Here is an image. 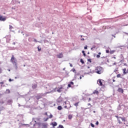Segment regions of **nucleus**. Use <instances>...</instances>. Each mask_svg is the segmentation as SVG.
I'll return each mask as SVG.
<instances>
[{
	"label": "nucleus",
	"instance_id": "f257e3e1",
	"mask_svg": "<svg viewBox=\"0 0 128 128\" xmlns=\"http://www.w3.org/2000/svg\"><path fill=\"white\" fill-rule=\"evenodd\" d=\"M91 74H94V72H96V74H102V72H104V68H102V66H97L96 67L94 70H90V72Z\"/></svg>",
	"mask_w": 128,
	"mask_h": 128
},
{
	"label": "nucleus",
	"instance_id": "f03ea898",
	"mask_svg": "<svg viewBox=\"0 0 128 128\" xmlns=\"http://www.w3.org/2000/svg\"><path fill=\"white\" fill-rule=\"evenodd\" d=\"M10 62L12 64L16 70H18V60H16V58H14V55H12L11 58Z\"/></svg>",
	"mask_w": 128,
	"mask_h": 128
},
{
	"label": "nucleus",
	"instance_id": "7ed1b4c3",
	"mask_svg": "<svg viewBox=\"0 0 128 128\" xmlns=\"http://www.w3.org/2000/svg\"><path fill=\"white\" fill-rule=\"evenodd\" d=\"M56 92V88H55L54 89L51 90V92H48L46 93H45L44 94H43L42 95H38L36 96V99L40 100V98H42V96H44L46 95V94H50V92Z\"/></svg>",
	"mask_w": 128,
	"mask_h": 128
},
{
	"label": "nucleus",
	"instance_id": "20e7f679",
	"mask_svg": "<svg viewBox=\"0 0 128 128\" xmlns=\"http://www.w3.org/2000/svg\"><path fill=\"white\" fill-rule=\"evenodd\" d=\"M56 56L58 58H64V54L62 53H59L56 55Z\"/></svg>",
	"mask_w": 128,
	"mask_h": 128
},
{
	"label": "nucleus",
	"instance_id": "39448f33",
	"mask_svg": "<svg viewBox=\"0 0 128 128\" xmlns=\"http://www.w3.org/2000/svg\"><path fill=\"white\" fill-rule=\"evenodd\" d=\"M6 16H0V20L2 22H5V20H6Z\"/></svg>",
	"mask_w": 128,
	"mask_h": 128
},
{
	"label": "nucleus",
	"instance_id": "423d86ee",
	"mask_svg": "<svg viewBox=\"0 0 128 128\" xmlns=\"http://www.w3.org/2000/svg\"><path fill=\"white\" fill-rule=\"evenodd\" d=\"M6 38V42H10V36H7Z\"/></svg>",
	"mask_w": 128,
	"mask_h": 128
},
{
	"label": "nucleus",
	"instance_id": "0eeeda50",
	"mask_svg": "<svg viewBox=\"0 0 128 128\" xmlns=\"http://www.w3.org/2000/svg\"><path fill=\"white\" fill-rule=\"evenodd\" d=\"M97 83H98V84L99 86H102V80H98V82H97Z\"/></svg>",
	"mask_w": 128,
	"mask_h": 128
},
{
	"label": "nucleus",
	"instance_id": "6e6552de",
	"mask_svg": "<svg viewBox=\"0 0 128 128\" xmlns=\"http://www.w3.org/2000/svg\"><path fill=\"white\" fill-rule=\"evenodd\" d=\"M62 90H64V88L62 87H60V88H59L57 92H62Z\"/></svg>",
	"mask_w": 128,
	"mask_h": 128
},
{
	"label": "nucleus",
	"instance_id": "1a4fd4ad",
	"mask_svg": "<svg viewBox=\"0 0 128 128\" xmlns=\"http://www.w3.org/2000/svg\"><path fill=\"white\" fill-rule=\"evenodd\" d=\"M47 126H48V124H46V123L42 124V128H46Z\"/></svg>",
	"mask_w": 128,
	"mask_h": 128
},
{
	"label": "nucleus",
	"instance_id": "9d476101",
	"mask_svg": "<svg viewBox=\"0 0 128 128\" xmlns=\"http://www.w3.org/2000/svg\"><path fill=\"white\" fill-rule=\"evenodd\" d=\"M52 124L53 128H54V126H58V123H56V122H54L52 123Z\"/></svg>",
	"mask_w": 128,
	"mask_h": 128
},
{
	"label": "nucleus",
	"instance_id": "9b49d317",
	"mask_svg": "<svg viewBox=\"0 0 128 128\" xmlns=\"http://www.w3.org/2000/svg\"><path fill=\"white\" fill-rule=\"evenodd\" d=\"M80 72H78L76 73V72H75V74H74V78H78V76H80Z\"/></svg>",
	"mask_w": 128,
	"mask_h": 128
},
{
	"label": "nucleus",
	"instance_id": "f8f14e48",
	"mask_svg": "<svg viewBox=\"0 0 128 128\" xmlns=\"http://www.w3.org/2000/svg\"><path fill=\"white\" fill-rule=\"evenodd\" d=\"M122 70L124 74H128V72H126V68H124L122 69Z\"/></svg>",
	"mask_w": 128,
	"mask_h": 128
},
{
	"label": "nucleus",
	"instance_id": "ddd939ff",
	"mask_svg": "<svg viewBox=\"0 0 128 128\" xmlns=\"http://www.w3.org/2000/svg\"><path fill=\"white\" fill-rule=\"evenodd\" d=\"M118 92H122V93L124 92V90H123L122 88H119L118 89Z\"/></svg>",
	"mask_w": 128,
	"mask_h": 128
},
{
	"label": "nucleus",
	"instance_id": "4468645a",
	"mask_svg": "<svg viewBox=\"0 0 128 128\" xmlns=\"http://www.w3.org/2000/svg\"><path fill=\"white\" fill-rule=\"evenodd\" d=\"M94 94H98V91L97 90H94L93 92Z\"/></svg>",
	"mask_w": 128,
	"mask_h": 128
},
{
	"label": "nucleus",
	"instance_id": "2eb2a0df",
	"mask_svg": "<svg viewBox=\"0 0 128 128\" xmlns=\"http://www.w3.org/2000/svg\"><path fill=\"white\" fill-rule=\"evenodd\" d=\"M64 104H68L70 106V108H72V106H70V102L68 101H66L64 102Z\"/></svg>",
	"mask_w": 128,
	"mask_h": 128
},
{
	"label": "nucleus",
	"instance_id": "dca6fc26",
	"mask_svg": "<svg viewBox=\"0 0 128 128\" xmlns=\"http://www.w3.org/2000/svg\"><path fill=\"white\" fill-rule=\"evenodd\" d=\"M120 118H121V120H122L123 122H126V118L120 117Z\"/></svg>",
	"mask_w": 128,
	"mask_h": 128
},
{
	"label": "nucleus",
	"instance_id": "f3484780",
	"mask_svg": "<svg viewBox=\"0 0 128 128\" xmlns=\"http://www.w3.org/2000/svg\"><path fill=\"white\" fill-rule=\"evenodd\" d=\"M12 28H14V27L12 26L11 25H10V32H14V30H12Z\"/></svg>",
	"mask_w": 128,
	"mask_h": 128
},
{
	"label": "nucleus",
	"instance_id": "a211bd4d",
	"mask_svg": "<svg viewBox=\"0 0 128 128\" xmlns=\"http://www.w3.org/2000/svg\"><path fill=\"white\" fill-rule=\"evenodd\" d=\"M8 104H11L12 102V100H10L8 102Z\"/></svg>",
	"mask_w": 128,
	"mask_h": 128
},
{
	"label": "nucleus",
	"instance_id": "6ab92c4d",
	"mask_svg": "<svg viewBox=\"0 0 128 128\" xmlns=\"http://www.w3.org/2000/svg\"><path fill=\"white\" fill-rule=\"evenodd\" d=\"M12 4H16V0H12Z\"/></svg>",
	"mask_w": 128,
	"mask_h": 128
},
{
	"label": "nucleus",
	"instance_id": "aec40b11",
	"mask_svg": "<svg viewBox=\"0 0 128 128\" xmlns=\"http://www.w3.org/2000/svg\"><path fill=\"white\" fill-rule=\"evenodd\" d=\"M62 106H58V110H62Z\"/></svg>",
	"mask_w": 128,
	"mask_h": 128
},
{
	"label": "nucleus",
	"instance_id": "412c9836",
	"mask_svg": "<svg viewBox=\"0 0 128 128\" xmlns=\"http://www.w3.org/2000/svg\"><path fill=\"white\" fill-rule=\"evenodd\" d=\"M37 86H38V85H36V84H34V85H33V86H32V88H36Z\"/></svg>",
	"mask_w": 128,
	"mask_h": 128
},
{
	"label": "nucleus",
	"instance_id": "4be33fe9",
	"mask_svg": "<svg viewBox=\"0 0 128 128\" xmlns=\"http://www.w3.org/2000/svg\"><path fill=\"white\" fill-rule=\"evenodd\" d=\"M69 120H72V114L68 115Z\"/></svg>",
	"mask_w": 128,
	"mask_h": 128
},
{
	"label": "nucleus",
	"instance_id": "5701e85b",
	"mask_svg": "<svg viewBox=\"0 0 128 128\" xmlns=\"http://www.w3.org/2000/svg\"><path fill=\"white\" fill-rule=\"evenodd\" d=\"M48 118H44V122H48Z\"/></svg>",
	"mask_w": 128,
	"mask_h": 128
},
{
	"label": "nucleus",
	"instance_id": "b1692460",
	"mask_svg": "<svg viewBox=\"0 0 128 128\" xmlns=\"http://www.w3.org/2000/svg\"><path fill=\"white\" fill-rule=\"evenodd\" d=\"M78 104L79 102H76L74 104V106H78Z\"/></svg>",
	"mask_w": 128,
	"mask_h": 128
},
{
	"label": "nucleus",
	"instance_id": "393cba45",
	"mask_svg": "<svg viewBox=\"0 0 128 128\" xmlns=\"http://www.w3.org/2000/svg\"><path fill=\"white\" fill-rule=\"evenodd\" d=\"M72 72H74V74H76V69L74 68H72Z\"/></svg>",
	"mask_w": 128,
	"mask_h": 128
},
{
	"label": "nucleus",
	"instance_id": "a878e982",
	"mask_svg": "<svg viewBox=\"0 0 128 128\" xmlns=\"http://www.w3.org/2000/svg\"><path fill=\"white\" fill-rule=\"evenodd\" d=\"M10 90H6V94H10Z\"/></svg>",
	"mask_w": 128,
	"mask_h": 128
},
{
	"label": "nucleus",
	"instance_id": "bb28decb",
	"mask_svg": "<svg viewBox=\"0 0 128 128\" xmlns=\"http://www.w3.org/2000/svg\"><path fill=\"white\" fill-rule=\"evenodd\" d=\"M58 128H64L62 125H59Z\"/></svg>",
	"mask_w": 128,
	"mask_h": 128
},
{
	"label": "nucleus",
	"instance_id": "cd10ccee",
	"mask_svg": "<svg viewBox=\"0 0 128 128\" xmlns=\"http://www.w3.org/2000/svg\"><path fill=\"white\" fill-rule=\"evenodd\" d=\"M114 52V50H111L110 51V54H112Z\"/></svg>",
	"mask_w": 128,
	"mask_h": 128
},
{
	"label": "nucleus",
	"instance_id": "c85d7f7f",
	"mask_svg": "<svg viewBox=\"0 0 128 128\" xmlns=\"http://www.w3.org/2000/svg\"><path fill=\"white\" fill-rule=\"evenodd\" d=\"M80 62H82V64H84V60H82V59H80Z\"/></svg>",
	"mask_w": 128,
	"mask_h": 128
},
{
	"label": "nucleus",
	"instance_id": "c756f323",
	"mask_svg": "<svg viewBox=\"0 0 128 128\" xmlns=\"http://www.w3.org/2000/svg\"><path fill=\"white\" fill-rule=\"evenodd\" d=\"M52 118V114H50L49 117H48V118Z\"/></svg>",
	"mask_w": 128,
	"mask_h": 128
},
{
	"label": "nucleus",
	"instance_id": "7c9ffc66",
	"mask_svg": "<svg viewBox=\"0 0 128 128\" xmlns=\"http://www.w3.org/2000/svg\"><path fill=\"white\" fill-rule=\"evenodd\" d=\"M82 53L83 54L84 56H86V53H84V51L82 50Z\"/></svg>",
	"mask_w": 128,
	"mask_h": 128
},
{
	"label": "nucleus",
	"instance_id": "2f4dec72",
	"mask_svg": "<svg viewBox=\"0 0 128 128\" xmlns=\"http://www.w3.org/2000/svg\"><path fill=\"white\" fill-rule=\"evenodd\" d=\"M90 124H91V126L92 128H94V124H92V123H91Z\"/></svg>",
	"mask_w": 128,
	"mask_h": 128
},
{
	"label": "nucleus",
	"instance_id": "473e14b6",
	"mask_svg": "<svg viewBox=\"0 0 128 128\" xmlns=\"http://www.w3.org/2000/svg\"><path fill=\"white\" fill-rule=\"evenodd\" d=\"M70 84L71 86H74V82H70Z\"/></svg>",
	"mask_w": 128,
	"mask_h": 128
},
{
	"label": "nucleus",
	"instance_id": "72a5a7b5",
	"mask_svg": "<svg viewBox=\"0 0 128 128\" xmlns=\"http://www.w3.org/2000/svg\"><path fill=\"white\" fill-rule=\"evenodd\" d=\"M68 88H72V85L70 84V83L68 84Z\"/></svg>",
	"mask_w": 128,
	"mask_h": 128
},
{
	"label": "nucleus",
	"instance_id": "f704fd0d",
	"mask_svg": "<svg viewBox=\"0 0 128 128\" xmlns=\"http://www.w3.org/2000/svg\"><path fill=\"white\" fill-rule=\"evenodd\" d=\"M117 78H120V74H118L116 76Z\"/></svg>",
	"mask_w": 128,
	"mask_h": 128
},
{
	"label": "nucleus",
	"instance_id": "c9c22d12",
	"mask_svg": "<svg viewBox=\"0 0 128 128\" xmlns=\"http://www.w3.org/2000/svg\"><path fill=\"white\" fill-rule=\"evenodd\" d=\"M96 58H100V56L98 54L96 56Z\"/></svg>",
	"mask_w": 128,
	"mask_h": 128
},
{
	"label": "nucleus",
	"instance_id": "e433bc0d",
	"mask_svg": "<svg viewBox=\"0 0 128 128\" xmlns=\"http://www.w3.org/2000/svg\"><path fill=\"white\" fill-rule=\"evenodd\" d=\"M92 74V73L90 72V71L89 72H88L85 73L86 74Z\"/></svg>",
	"mask_w": 128,
	"mask_h": 128
},
{
	"label": "nucleus",
	"instance_id": "4c0bfd02",
	"mask_svg": "<svg viewBox=\"0 0 128 128\" xmlns=\"http://www.w3.org/2000/svg\"><path fill=\"white\" fill-rule=\"evenodd\" d=\"M108 52H110V50H106V54H108Z\"/></svg>",
	"mask_w": 128,
	"mask_h": 128
},
{
	"label": "nucleus",
	"instance_id": "58836bf2",
	"mask_svg": "<svg viewBox=\"0 0 128 128\" xmlns=\"http://www.w3.org/2000/svg\"><path fill=\"white\" fill-rule=\"evenodd\" d=\"M88 61L90 62H92V60H90V59H88Z\"/></svg>",
	"mask_w": 128,
	"mask_h": 128
},
{
	"label": "nucleus",
	"instance_id": "ea45409f",
	"mask_svg": "<svg viewBox=\"0 0 128 128\" xmlns=\"http://www.w3.org/2000/svg\"><path fill=\"white\" fill-rule=\"evenodd\" d=\"M70 66L71 68H72V64L70 63Z\"/></svg>",
	"mask_w": 128,
	"mask_h": 128
},
{
	"label": "nucleus",
	"instance_id": "a19ab883",
	"mask_svg": "<svg viewBox=\"0 0 128 128\" xmlns=\"http://www.w3.org/2000/svg\"><path fill=\"white\" fill-rule=\"evenodd\" d=\"M96 126H98V121H97V122H96Z\"/></svg>",
	"mask_w": 128,
	"mask_h": 128
},
{
	"label": "nucleus",
	"instance_id": "79ce46f5",
	"mask_svg": "<svg viewBox=\"0 0 128 128\" xmlns=\"http://www.w3.org/2000/svg\"><path fill=\"white\" fill-rule=\"evenodd\" d=\"M84 50H88V46H84Z\"/></svg>",
	"mask_w": 128,
	"mask_h": 128
},
{
	"label": "nucleus",
	"instance_id": "37998d69",
	"mask_svg": "<svg viewBox=\"0 0 128 128\" xmlns=\"http://www.w3.org/2000/svg\"><path fill=\"white\" fill-rule=\"evenodd\" d=\"M16 48H14V47H12V50H16Z\"/></svg>",
	"mask_w": 128,
	"mask_h": 128
},
{
	"label": "nucleus",
	"instance_id": "c03bdc74",
	"mask_svg": "<svg viewBox=\"0 0 128 128\" xmlns=\"http://www.w3.org/2000/svg\"><path fill=\"white\" fill-rule=\"evenodd\" d=\"M34 42H38V41L36 40H34Z\"/></svg>",
	"mask_w": 128,
	"mask_h": 128
},
{
	"label": "nucleus",
	"instance_id": "a18cd8bd",
	"mask_svg": "<svg viewBox=\"0 0 128 128\" xmlns=\"http://www.w3.org/2000/svg\"><path fill=\"white\" fill-rule=\"evenodd\" d=\"M12 80H12L11 78L9 79V82H12Z\"/></svg>",
	"mask_w": 128,
	"mask_h": 128
},
{
	"label": "nucleus",
	"instance_id": "49530a36",
	"mask_svg": "<svg viewBox=\"0 0 128 128\" xmlns=\"http://www.w3.org/2000/svg\"><path fill=\"white\" fill-rule=\"evenodd\" d=\"M118 122L119 124H121V123H122V122H120V120H118Z\"/></svg>",
	"mask_w": 128,
	"mask_h": 128
},
{
	"label": "nucleus",
	"instance_id": "de8ad7c7",
	"mask_svg": "<svg viewBox=\"0 0 128 128\" xmlns=\"http://www.w3.org/2000/svg\"><path fill=\"white\" fill-rule=\"evenodd\" d=\"M44 114H45V116H48V112H46V113Z\"/></svg>",
	"mask_w": 128,
	"mask_h": 128
},
{
	"label": "nucleus",
	"instance_id": "09e8293b",
	"mask_svg": "<svg viewBox=\"0 0 128 128\" xmlns=\"http://www.w3.org/2000/svg\"><path fill=\"white\" fill-rule=\"evenodd\" d=\"M90 100H92V99L90 98H88V102H90Z\"/></svg>",
	"mask_w": 128,
	"mask_h": 128
},
{
	"label": "nucleus",
	"instance_id": "8fccbe9b",
	"mask_svg": "<svg viewBox=\"0 0 128 128\" xmlns=\"http://www.w3.org/2000/svg\"><path fill=\"white\" fill-rule=\"evenodd\" d=\"M64 108H68V106H64Z\"/></svg>",
	"mask_w": 128,
	"mask_h": 128
},
{
	"label": "nucleus",
	"instance_id": "3c124183",
	"mask_svg": "<svg viewBox=\"0 0 128 128\" xmlns=\"http://www.w3.org/2000/svg\"><path fill=\"white\" fill-rule=\"evenodd\" d=\"M118 110H120V106H118Z\"/></svg>",
	"mask_w": 128,
	"mask_h": 128
},
{
	"label": "nucleus",
	"instance_id": "603ef678",
	"mask_svg": "<svg viewBox=\"0 0 128 128\" xmlns=\"http://www.w3.org/2000/svg\"><path fill=\"white\" fill-rule=\"evenodd\" d=\"M81 40H84V38H82Z\"/></svg>",
	"mask_w": 128,
	"mask_h": 128
},
{
	"label": "nucleus",
	"instance_id": "864d4df0",
	"mask_svg": "<svg viewBox=\"0 0 128 128\" xmlns=\"http://www.w3.org/2000/svg\"><path fill=\"white\" fill-rule=\"evenodd\" d=\"M100 54H102V53L100 52L98 53V55L100 56Z\"/></svg>",
	"mask_w": 128,
	"mask_h": 128
},
{
	"label": "nucleus",
	"instance_id": "5fc2aeb1",
	"mask_svg": "<svg viewBox=\"0 0 128 128\" xmlns=\"http://www.w3.org/2000/svg\"><path fill=\"white\" fill-rule=\"evenodd\" d=\"M12 44H16V42H14L13 43H12Z\"/></svg>",
	"mask_w": 128,
	"mask_h": 128
},
{
	"label": "nucleus",
	"instance_id": "6e6d98bb",
	"mask_svg": "<svg viewBox=\"0 0 128 128\" xmlns=\"http://www.w3.org/2000/svg\"><path fill=\"white\" fill-rule=\"evenodd\" d=\"M92 48H96V46H92Z\"/></svg>",
	"mask_w": 128,
	"mask_h": 128
},
{
	"label": "nucleus",
	"instance_id": "4d7b16f0",
	"mask_svg": "<svg viewBox=\"0 0 128 128\" xmlns=\"http://www.w3.org/2000/svg\"><path fill=\"white\" fill-rule=\"evenodd\" d=\"M80 80H82V78L81 76H80Z\"/></svg>",
	"mask_w": 128,
	"mask_h": 128
},
{
	"label": "nucleus",
	"instance_id": "13d9d810",
	"mask_svg": "<svg viewBox=\"0 0 128 128\" xmlns=\"http://www.w3.org/2000/svg\"><path fill=\"white\" fill-rule=\"evenodd\" d=\"M112 82H116V80H112Z\"/></svg>",
	"mask_w": 128,
	"mask_h": 128
},
{
	"label": "nucleus",
	"instance_id": "bf43d9fd",
	"mask_svg": "<svg viewBox=\"0 0 128 128\" xmlns=\"http://www.w3.org/2000/svg\"><path fill=\"white\" fill-rule=\"evenodd\" d=\"M88 106H90V103L88 104Z\"/></svg>",
	"mask_w": 128,
	"mask_h": 128
},
{
	"label": "nucleus",
	"instance_id": "052dcab7",
	"mask_svg": "<svg viewBox=\"0 0 128 128\" xmlns=\"http://www.w3.org/2000/svg\"><path fill=\"white\" fill-rule=\"evenodd\" d=\"M12 10H14V8L12 7Z\"/></svg>",
	"mask_w": 128,
	"mask_h": 128
},
{
	"label": "nucleus",
	"instance_id": "680f3d73",
	"mask_svg": "<svg viewBox=\"0 0 128 128\" xmlns=\"http://www.w3.org/2000/svg\"><path fill=\"white\" fill-rule=\"evenodd\" d=\"M38 50L40 52V49H39V48H38Z\"/></svg>",
	"mask_w": 128,
	"mask_h": 128
},
{
	"label": "nucleus",
	"instance_id": "e2e57ef3",
	"mask_svg": "<svg viewBox=\"0 0 128 128\" xmlns=\"http://www.w3.org/2000/svg\"><path fill=\"white\" fill-rule=\"evenodd\" d=\"M114 64H116V62H114Z\"/></svg>",
	"mask_w": 128,
	"mask_h": 128
},
{
	"label": "nucleus",
	"instance_id": "0e129e2a",
	"mask_svg": "<svg viewBox=\"0 0 128 128\" xmlns=\"http://www.w3.org/2000/svg\"><path fill=\"white\" fill-rule=\"evenodd\" d=\"M124 66H126V64H124Z\"/></svg>",
	"mask_w": 128,
	"mask_h": 128
},
{
	"label": "nucleus",
	"instance_id": "69168bd1",
	"mask_svg": "<svg viewBox=\"0 0 128 128\" xmlns=\"http://www.w3.org/2000/svg\"><path fill=\"white\" fill-rule=\"evenodd\" d=\"M87 68H90V66H87Z\"/></svg>",
	"mask_w": 128,
	"mask_h": 128
},
{
	"label": "nucleus",
	"instance_id": "338daca9",
	"mask_svg": "<svg viewBox=\"0 0 128 128\" xmlns=\"http://www.w3.org/2000/svg\"><path fill=\"white\" fill-rule=\"evenodd\" d=\"M8 72H10V70H8Z\"/></svg>",
	"mask_w": 128,
	"mask_h": 128
},
{
	"label": "nucleus",
	"instance_id": "774afa93",
	"mask_svg": "<svg viewBox=\"0 0 128 128\" xmlns=\"http://www.w3.org/2000/svg\"><path fill=\"white\" fill-rule=\"evenodd\" d=\"M92 48H91V50H92Z\"/></svg>",
	"mask_w": 128,
	"mask_h": 128
}]
</instances>
